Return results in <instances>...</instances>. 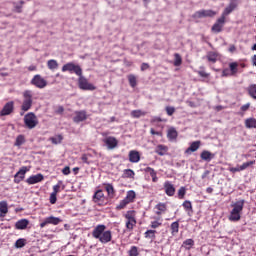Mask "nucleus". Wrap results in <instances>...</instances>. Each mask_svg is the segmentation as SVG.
Instances as JSON below:
<instances>
[{"label": "nucleus", "instance_id": "nucleus-1", "mask_svg": "<svg viewBox=\"0 0 256 256\" xmlns=\"http://www.w3.org/2000/svg\"><path fill=\"white\" fill-rule=\"evenodd\" d=\"M107 226L105 224H98L93 230H92V237L94 239H98L100 243L103 245H107V243H111L113 239V233L111 230H106Z\"/></svg>", "mask_w": 256, "mask_h": 256}, {"label": "nucleus", "instance_id": "nucleus-2", "mask_svg": "<svg viewBox=\"0 0 256 256\" xmlns=\"http://www.w3.org/2000/svg\"><path fill=\"white\" fill-rule=\"evenodd\" d=\"M228 217L229 221H241V213L243 212V207H245V200H239L234 205Z\"/></svg>", "mask_w": 256, "mask_h": 256}, {"label": "nucleus", "instance_id": "nucleus-3", "mask_svg": "<svg viewBox=\"0 0 256 256\" xmlns=\"http://www.w3.org/2000/svg\"><path fill=\"white\" fill-rule=\"evenodd\" d=\"M23 102L21 105V112L20 115H24V113H27L31 107H33V91L31 90H25L22 94Z\"/></svg>", "mask_w": 256, "mask_h": 256}, {"label": "nucleus", "instance_id": "nucleus-4", "mask_svg": "<svg viewBox=\"0 0 256 256\" xmlns=\"http://www.w3.org/2000/svg\"><path fill=\"white\" fill-rule=\"evenodd\" d=\"M24 125L27 129H35L36 125H39V120L33 112H29L24 116Z\"/></svg>", "mask_w": 256, "mask_h": 256}, {"label": "nucleus", "instance_id": "nucleus-5", "mask_svg": "<svg viewBox=\"0 0 256 256\" xmlns=\"http://www.w3.org/2000/svg\"><path fill=\"white\" fill-rule=\"evenodd\" d=\"M68 71L69 73H75V75H83V69L78 64H75L73 62H68L62 66V72L66 73Z\"/></svg>", "mask_w": 256, "mask_h": 256}, {"label": "nucleus", "instance_id": "nucleus-6", "mask_svg": "<svg viewBox=\"0 0 256 256\" xmlns=\"http://www.w3.org/2000/svg\"><path fill=\"white\" fill-rule=\"evenodd\" d=\"M78 87L82 91H95L97 88L95 85L89 83V80L83 76V74L78 75Z\"/></svg>", "mask_w": 256, "mask_h": 256}, {"label": "nucleus", "instance_id": "nucleus-7", "mask_svg": "<svg viewBox=\"0 0 256 256\" xmlns=\"http://www.w3.org/2000/svg\"><path fill=\"white\" fill-rule=\"evenodd\" d=\"M225 23H227V18H224V16L219 17L211 27L212 33H221L223 27H225Z\"/></svg>", "mask_w": 256, "mask_h": 256}, {"label": "nucleus", "instance_id": "nucleus-8", "mask_svg": "<svg viewBox=\"0 0 256 256\" xmlns=\"http://www.w3.org/2000/svg\"><path fill=\"white\" fill-rule=\"evenodd\" d=\"M31 85H34L38 89H45L47 87V80L41 77V75L36 74L31 80Z\"/></svg>", "mask_w": 256, "mask_h": 256}, {"label": "nucleus", "instance_id": "nucleus-9", "mask_svg": "<svg viewBox=\"0 0 256 256\" xmlns=\"http://www.w3.org/2000/svg\"><path fill=\"white\" fill-rule=\"evenodd\" d=\"M61 218L55 217V216H50L46 217L41 223L40 227L43 229L44 227H47V225H59L61 223Z\"/></svg>", "mask_w": 256, "mask_h": 256}, {"label": "nucleus", "instance_id": "nucleus-10", "mask_svg": "<svg viewBox=\"0 0 256 256\" xmlns=\"http://www.w3.org/2000/svg\"><path fill=\"white\" fill-rule=\"evenodd\" d=\"M103 143H105L107 149L112 151L113 149H116L119 145V140L115 138L114 136H108L103 140Z\"/></svg>", "mask_w": 256, "mask_h": 256}, {"label": "nucleus", "instance_id": "nucleus-11", "mask_svg": "<svg viewBox=\"0 0 256 256\" xmlns=\"http://www.w3.org/2000/svg\"><path fill=\"white\" fill-rule=\"evenodd\" d=\"M217 12L213 10H200L196 11L193 15L194 19H203V17H215Z\"/></svg>", "mask_w": 256, "mask_h": 256}, {"label": "nucleus", "instance_id": "nucleus-12", "mask_svg": "<svg viewBox=\"0 0 256 256\" xmlns=\"http://www.w3.org/2000/svg\"><path fill=\"white\" fill-rule=\"evenodd\" d=\"M238 3L237 1L235 0H232L229 4H228V7H226L224 9V11L222 12L221 16L224 18V19H227V16L228 15H231V13H233L235 11V9H237L238 7Z\"/></svg>", "mask_w": 256, "mask_h": 256}, {"label": "nucleus", "instance_id": "nucleus-13", "mask_svg": "<svg viewBox=\"0 0 256 256\" xmlns=\"http://www.w3.org/2000/svg\"><path fill=\"white\" fill-rule=\"evenodd\" d=\"M15 109V103L13 101L7 102L2 110L0 111V116L5 117L7 115H11Z\"/></svg>", "mask_w": 256, "mask_h": 256}, {"label": "nucleus", "instance_id": "nucleus-14", "mask_svg": "<svg viewBox=\"0 0 256 256\" xmlns=\"http://www.w3.org/2000/svg\"><path fill=\"white\" fill-rule=\"evenodd\" d=\"M87 111L79 110L74 112L73 122L74 123H83V121H87Z\"/></svg>", "mask_w": 256, "mask_h": 256}, {"label": "nucleus", "instance_id": "nucleus-15", "mask_svg": "<svg viewBox=\"0 0 256 256\" xmlns=\"http://www.w3.org/2000/svg\"><path fill=\"white\" fill-rule=\"evenodd\" d=\"M92 201L97 205H102L103 201H105V193H103V190H97L92 197Z\"/></svg>", "mask_w": 256, "mask_h": 256}, {"label": "nucleus", "instance_id": "nucleus-16", "mask_svg": "<svg viewBox=\"0 0 256 256\" xmlns=\"http://www.w3.org/2000/svg\"><path fill=\"white\" fill-rule=\"evenodd\" d=\"M29 171L27 166H23L15 175H14V183L19 184L23 179H25V175Z\"/></svg>", "mask_w": 256, "mask_h": 256}, {"label": "nucleus", "instance_id": "nucleus-17", "mask_svg": "<svg viewBox=\"0 0 256 256\" xmlns=\"http://www.w3.org/2000/svg\"><path fill=\"white\" fill-rule=\"evenodd\" d=\"M43 179H45V177L43 176V174H36V175H32L30 176L27 180L26 183L28 185H35L37 183H41V181H43Z\"/></svg>", "mask_w": 256, "mask_h": 256}, {"label": "nucleus", "instance_id": "nucleus-18", "mask_svg": "<svg viewBox=\"0 0 256 256\" xmlns=\"http://www.w3.org/2000/svg\"><path fill=\"white\" fill-rule=\"evenodd\" d=\"M214 157L215 153H212L211 151L208 150H203L200 153V159H202V161H206V163L211 162Z\"/></svg>", "mask_w": 256, "mask_h": 256}, {"label": "nucleus", "instance_id": "nucleus-19", "mask_svg": "<svg viewBox=\"0 0 256 256\" xmlns=\"http://www.w3.org/2000/svg\"><path fill=\"white\" fill-rule=\"evenodd\" d=\"M199 147H201V141H194L190 144V147H188L185 150L186 155H191V153H195V151L199 150Z\"/></svg>", "mask_w": 256, "mask_h": 256}, {"label": "nucleus", "instance_id": "nucleus-20", "mask_svg": "<svg viewBox=\"0 0 256 256\" xmlns=\"http://www.w3.org/2000/svg\"><path fill=\"white\" fill-rule=\"evenodd\" d=\"M130 163H139L141 161V154L139 151L131 150L128 154Z\"/></svg>", "mask_w": 256, "mask_h": 256}, {"label": "nucleus", "instance_id": "nucleus-21", "mask_svg": "<svg viewBox=\"0 0 256 256\" xmlns=\"http://www.w3.org/2000/svg\"><path fill=\"white\" fill-rule=\"evenodd\" d=\"M164 191L168 197H173L175 195V186L169 181L164 183Z\"/></svg>", "mask_w": 256, "mask_h": 256}, {"label": "nucleus", "instance_id": "nucleus-22", "mask_svg": "<svg viewBox=\"0 0 256 256\" xmlns=\"http://www.w3.org/2000/svg\"><path fill=\"white\" fill-rule=\"evenodd\" d=\"M104 187L109 199H115L116 191H115V187H113V184L104 183Z\"/></svg>", "mask_w": 256, "mask_h": 256}, {"label": "nucleus", "instance_id": "nucleus-23", "mask_svg": "<svg viewBox=\"0 0 256 256\" xmlns=\"http://www.w3.org/2000/svg\"><path fill=\"white\" fill-rule=\"evenodd\" d=\"M29 227V220L27 219H20L15 223V229L19 231H23Z\"/></svg>", "mask_w": 256, "mask_h": 256}, {"label": "nucleus", "instance_id": "nucleus-24", "mask_svg": "<svg viewBox=\"0 0 256 256\" xmlns=\"http://www.w3.org/2000/svg\"><path fill=\"white\" fill-rule=\"evenodd\" d=\"M154 209L156 210L155 213L156 215L160 216V215H163V213H166L167 212V204L166 203H158Z\"/></svg>", "mask_w": 256, "mask_h": 256}, {"label": "nucleus", "instance_id": "nucleus-25", "mask_svg": "<svg viewBox=\"0 0 256 256\" xmlns=\"http://www.w3.org/2000/svg\"><path fill=\"white\" fill-rule=\"evenodd\" d=\"M182 207L184 209V211L187 212L188 217H191L193 215V204L191 203V201L186 200L182 203Z\"/></svg>", "mask_w": 256, "mask_h": 256}, {"label": "nucleus", "instance_id": "nucleus-26", "mask_svg": "<svg viewBox=\"0 0 256 256\" xmlns=\"http://www.w3.org/2000/svg\"><path fill=\"white\" fill-rule=\"evenodd\" d=\"M167 151H169V147L163 144H159L155 148V153H157V155H160V157L167 155Z\"/></svg>", "mask_w": 256, "mask_h": 256}, {"label": "nucleus", "instance_id": "nucleus-27", "mask_svg": "<svg viewBox=\"0 0 256 256\" xmlns=\"http://www.w3.org/2000/svg\"><path fill=\"white\" fill-rule=\"evenodd\" d=\"M206 59L209 63H217V59H219V53L215 51H209L206 54Z\"/></svg>", "mask_w": 256, "mask_h": 256}, {"label": "nucleus", "instance_id": "nucleus-28", "mask_svg": "<svg viewBox=\"0 0 256 256\" xmlns=\"http://www.w3.org/2000/svg\"><path fill=\"white\" fill-rule=\"evenodd\" d=\"M9 213V205L7 201L0 202V217H5V215Z\"/></svg>", "mask_w": 256, "mask_h": 256}, {"label": "nucleus", "instance_id": "nucleus-29", "mask_svg": "<svg viewBox=\"0 0 256 256\" xmlns=\"http://www.w3.org/2000/svg\"><path fill=\"white\" fill-rule=\"evenodd\" d=\"M246 91L251 97V99H254L256 101V84H250L247 88Z\"/></svg>", "mask_w": 256, "mask_h": 256}, {"label": "nucleus", "instance_id": "nucleus-30", "mask_svg": "<svg viewBox=\"0 0 256 256\" xmlns=\"http://www.w3.org/2000/svg\"><path fill=\"white\" fill-rule=\"evenodd\" d=\"M124 217L126 221H137V212L135 210H128Z\"/></svg>", "mask_w": 256, "mask_h": 256}, {"label": "nucleus", "instance_id": "nucleus-31", "mask_svg": "<svg viewBox=\"0 0 256 256\" xmlns=\"http://www.w3.org/2000/svg\"><path fill=\"white\" fill-rule=\"evenodd\" d=\"M195 246V240L193 239H186L183 243H182V247L184 249H186V251H191V249H193V247Z\"/></svg>", "mask_w": 256, "mask_h": 256}, {"label": "nucleus", "instance_id": "nucleus-32", "mask_svg": "<svg viewBox=\"0 0 256 256\" xmlns=\"http://www.w3.org/2000/svg\"><path fill=\"white\" fill-rule=\"evenodd\" d=\"M244 124L246 129H256V118H247Z\"/></svg>", "mask_w": 256, "mask_h": 256}, {"label": "nucleus", "instance_id": "nucleus-33", "mask_svg": "<svg viewBox=\"0 0 256 256\" xmlns=\"http://www.w3.org/2000/svg\"><path fill=\"white\" fill-rule=\"evenodd\" d=\"M136 197H137V194L135 193V191L129 190L124 199H126V201L128 203H133L135 201Z\"/></svg>", "mask_w": 256, "mask_h": 256}, {"label": "nucleus", "instance_id": "nucleus-34", "mask_svg": "<svg viewBox=\"0 0 256 256\" xmlns=\"http://www.w3.org/2000/svg\"><path fill=\"white\" fill-rule=\"evenodd\" d=\"M123 179H135V171L131 169H125L122 174Z\"/></svg>", "mask_w": 256, "mask_h": 256}, {"label": "nucleus", "instance_id": "nucleus-35", "mask_svg": "<svg viewBox=\"0 0 256 256\" xmlns=\"http://www.w3.org/2000/svg\"><path fill=\"white\" fill-rule=\"evenodd\" d=\"M25 245H27V239L19 238L18 240H16L14 247L16 249H23V247H25Z\"/></svg>", "mask_w": 256, "mask_h": 256}, {"label": "nucleus", "instance_id": "nucleus-36", "mask_svg": "<svg viewBox=\"0 0 256 256\" xmlns=\"http://www.w3.org/2000/svg\"><path fill=\"white\" fill-rule=\"evenodd\" d=\"M47 67L51 71H54V69H58L59 68V63L57 62V60L51 59V60H48Z\"/></svg>", "mask_w": 256, "mask_h": 256}, {"label": "nucleus", "instance_id": "nucleus-37", "mask_svg": "<svg viewBox=\"0 0 256 256\" xmlns=\"http://www.w3.org/2000/svg\"><path fill=\"white\" fill-rule=\"evenodd\" d=\"M229 69L233 76L237 75V73L239 71V63H237V62L230 63Z\"/></svg>", "mask_w": 256, "mask_h": 256}, {"label": "nucleus", "instance_id": "nucleus-38", "mask_svg": "<svg viewBox=\"0 0 256 256\" xmlns=\"http://www.w3.org/2000/svg\"><path fill=\"white\" fill-rule=\"evenodd\" d=\"M170 231H171V235L175 236L177 235V233H179V221L173 222L170 225Z\"/></svg>", "mask_w": 256, "mask_h": 256}, {"label": "nucleus", "instance_id": "nucleus-39", "mask_svg": "<svg viewBox=\"0 0 256 256\" xmlns=\"http://www.w3.org/2000/svg\"><path fill=\"white\" fill-rule=\"evenodd\" d=\"M25 144V136L20 134L16 137V141L14 143L15 147H21V145Z\"/></svg>", "mask_w": 256, "mask_h": 256}, {"label": "nucleus", "instance_id": "nucleus-40", "mask_svg": "<svg viewBox=\"0 0 256 256\" xmlns=\"http://www.w3.org/2000/svg\"><path fill=\"white\" fill-rule=\"evenodd\" d=\"M197 74L203 79H209V77H211L210 73L205 72V67L203 66L200 67V70L197 71Z\"/></svg>", "mask_w": 256, "mask_h": 256}, {"label": "nucleus", "instance_id": "nucleus-41", "mask_svg": "<svg viewBox=\"0 0 256 256\" xmlns=\"http://www.w3.org/2000/svg\"><path fill=\"white\" fill-rule=\"evenodd\" d=\"M50 141L53 143V145H59L63 141V135L58 134L55 137H51Z\"/></svg>", "mask_w": 256, "mask_h": 256}, {"label": "nucleus", "instance_id": "nucleus-42", "mask_svg": "<svg viewBox=\"0 0 256 256\" xmlns=\"http://www.w3.org/2000/svg\"><path fill=\"white\" fill-rule=\"evenodd\" d=\"M136 225H137V220H126L127 231H133Z\"/></svg>", "mask_w": 256, "mask_h": 256}, {"label": "nucleus", "instance_id": "nucleus-43", "mask_svg": "<svg viewBox=\"0 0 256 256\" xmlns=\"http://www.w3.org/2000/svg\"><path fill=\"white\" fill-rule=\"evenodd\" d=\"M182 63L183 58H181V55L179 53L174 54V66L181 67Z\"/></svg>", "mask_w": 256, "mask_h": 256}, {"label": "nucleus", "instance_id": "nucleus-44", "mask_svg": "<svg viewBox=\"0 0 256 256\" xmlns=\"http://www.w3.org/2000/svg\"><path fill=\"white\" fill-rule=\"evenodd\" d=\"M129 85L132 88L137 87V77L133 74L128 75Z\"/></svg>", "mask_w": 256, "mask_h": 256}, {"label": "nucleus", "instance_id": "nucleus-45", "mask_svg": "<svg viewBox=\"0 0 256 256\" xmlns=\"http://www.w3.org/2000/svg\"><path fill=\"white\" fill-rule=\"evenodd\" d=\"M128 256H139V247L131 246L128 250Z\"/></svg>", "mask_w": 256, "mask_h": 256}, {"label": "nucleus", "instance_id": "nucleus-46", "mask_svg": "<svg viewBox=\"0 0 256 256\" xmlns=\"http://www.w3.org/2000/svg\"><path fill=\"white\" fill-rule=\"evenodd\" d=\"M249 107H251V103L242 105L240 108V112H238L237 115H240V117H243V115H245V112L249 111Z\"/></svg>", "mask_w": 256, "mask_h": 256}, {"label": "nucleus", "instance_id": "nucleus-47", "mask_svg": "<svg viewBox=\"0 0 256 256\" xmlns=\"http://www.w3.org/2000/svg\"><path fill=\"white\" fill-rule=\"evenodd\" d=\"M256 161L255 160H250L248 162H244L242 165H240L241 170L245 171V169H249V167H253L255 165Z\"/></svg>", "mask_w": 256, "mask_h": 256}, {"label": "nucleus", "instance_id": "nucleus-48", "mask_svg": "<svg viewBox=\"0 0 256 256\" xmlns=\"http://www.w3.org/2000/svg\"><path fill=\"white\" fill-rule=\"evenodd\" d=\"M129 203H130V202H128V201L126 200V198H124V199L121 200V201L119 202V204L116 206V209H117L118 211H121V209H125V207H127V206L129 205Z\"/></svg>", "mask_w": 256, "mask_h": 256}, {"label": "nucleus", "instance_id": "nucleus-49", "mask_svg": "<svg viewBox=\"0 0 256 256\" xmlns=\"http://www.w3.org/2000/svg\"><path fill=\"white\" fill-rule=\"evenodd\" d=\"M157 233L156 230H147L144 233L145 239H155V234Z\"/></svg>", "mask_w": 256, "mask_h": 256}, {"label": "nucleus", "instance_id": "nucleus-50", "mask_svg": "<svg viewBox=\"0 0 256 256\" xmlns=\"http://www.w3.org/2000/svg\"><path fill=\"white\" fill-rule=\"evenodd\" d=\"M132 117H134L135 119H139V117H143V115H145V112L141 111V110H133L131 112Z\"/></svg>", "mask_w": 256, "mask_h": 256}, {"label": "nucleus", "instance_id": "nucleus-51", "mask_svg": "<svg viewBox=\"0 0 256 256\" xmlns=\"http://www.w3.org/2000/svg\"><path fill=\"white\" fill-rule=\"evenodd\" d=\"M177 135H178L177 130H175V128L168 130V134H167L168 139H175Z\"/></svg>", "mask_w": 256, "mask_h": 256}, {"label": "nucleus", "instance_id": "nucleus-52", "mask_svg": "<svg viewBox=\"0 0 256 256\" xmlns=\"http://www.w3.org/2000/svg\"><path fill=\"white\" fill-rule=\"evenodd\" d=\"M186 193H187V189H185V187H180V189L178 190V198L185 199Z\"/></svg>", "mask_w": 256, "mask_h": 256}, {"label": "nucleus", "instance_id": "nucleus-53", "mask_svg": "<svg viewBox=\"0 0 256 256\" xmlns=\"http://www.w3.org/2000/svg\"><path fill=\"white\" fill-rule=\"evenodd\" d=\"M163 225V222L155 220L151 222V229H158V227H161Z\"/></svg>", "mask_w": 256, "mask_h": 256}, {"label": "nucleus", "instance_id": "nucleus-54", "mask_svg": "<svg viewBox=\"0 0 256 256\" xmlns=\"http://www.w3.org/2000/svg\"><path fill=\"white\" fill-rule=\"evenodd\" d=\"M165 111L169 117L173 116L175 113V107L173 106H166Z\"/></svg>", "mask_w": 256, "mask_h": 256}, {"label": "nucleus", "instance_id": "nucleus-55", "mask_svg": "<svg viewBox=\"0 0 256 256\" xmlns=\"http://www.w3.org/2000/svg\"><path fill=\"white\" fill-rule=\"evenodd\" d=\"M61 181L58 182V184L54 185L53 186V192L54 195H57V193H60L61 192Z\"/></svg>", "mask_w": 256, "mask_h": 256}, {"label": "nucleus", "instance_id": "nucleus-56", "mask_svg": "<svg viewBox=\"0 0 256 256\" xmlns=\"http://www.w3.org/2000/svg\"><path fill=\"white\" fill-rule=\"evenodd\" d=\"M222 77H233V73L229 68H226L222 71Z\"/></svg>", "mask_w": 256, "mask_h": 256}, {"label": "nucleus", "instance_id": "nucleus-57", "mask_svg": "<svg viewBox=\"0 0 256 256\" xmlns=\"http://www.w3.org/2000/svg\"><path fill=\"white\" fill-rule=\"evenodd\" d=\"M49 201L51 205H55L57 203V194H54L53 192L50 194Z\"/></svg>", "mask_w": 256, "mask_h": 256}, {"label": "nucleus", "instance_id": "nucleus-58", "mask_svg": "<svg viewBox=\"0 0 256 256\" xmlns=\"http://www.w3.org/2000/svg\"><path fill=\"white\" fill-rule=\"evenodd\" d=\"M144 172H145V173H149L150 177L157 173V171H155V169H153V168H151V167H146V168L144 169Z\"/></svg>", "mask_w": 256, "mask_h": 256}, {"label": "nucleus", "instance_id": "nucleus-59", "mask_svg": "<svg viewBox=\"0 0 256 256\" xmlns=\"http://www.w3.org/2000/svg\"><path fill=\"white\" fill-rule=\"evenodd\" d=\"M229 171L230 173H240V171H243V170L241 169V166H237V167L229 168Z\"/></svg>", "mask_w": 256, "mask_h": 256}, {"label": "nucleus", "instance_id": "nucleus-60", "mask_svg": "<svg viewBox=\"0 0 256 256\" xmlns=\"http://www.w3.org/2000/svg\"><path fill=\"white\" fill-rule=\"evenodd\" d=\"M65 111V108L63 106H58V108L55 110L56 115H63Z\"/></svg>", "mask_w": 256, "mask_h": 256}, {"label": "nucleus", "instance_id": "nucleus-61", "mask_svg": "<svg viewBox=\"0 0 256 256\" xmlns=\"http://www.w3.org/2000/svg\"><path fill=\"white\" fill-rule=\"evenodd\" d=\"M62 173H63V175H70L71 174V168L69 166H65L62 169Z\"/></svg>", "mask_w": 256, "mask_h": 256}, {"label": "nucleus", "instance_id": "nucleus-62", "mask_svg": "<svg viewBox=\"0 0 256 256\" xmlns=\"http://www.w3.org/2000/svg\"><path fill=\"white\" fill-rule=\"evenodd\" d=\"M81 161H82L83 163H86V165H89V164H90V162H89V157L87 156V154H83V155L81 156Z\"/></svg>", "mask_w": 256, "mask_h": 256}, {"label": "nucleus", "instance_id": "nucleus-63", "mask_svg": "<svg viewBox=\"0 0 256 256\" xmlns=\"http://www.w3.org/2000/svg\"><path fill=\"white\" fill-rule=\"evenodd\" d=\"M149 67L150 66L148 63H142L140 69H141V71H147V69H149Z\"/></svg>", "mask_w": 256, "mask_h": 256}, {"label": "nucleus", "instance_id": "nucleus-64", "mask_svg": "<svg viewBox=\"0 0 256 256\" xmlns=\"http://www.w3.org/2000/svg\"><path fill=\"white\" fill-rule=\"evenodd\" d=\"M150 133H151V135H158L159 137H161V135H162L161 132H157L153 128L150 129Z\"/></svg>", "mask_w": 256, "mask_h": 256}]
</instances>
